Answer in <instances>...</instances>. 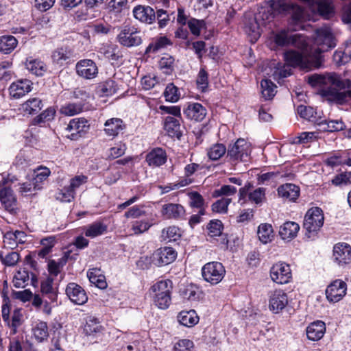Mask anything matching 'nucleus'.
Returning <instances> with one entry per match:
<instances>
[{"label": "nucleus", "instance_id": "f257e3e1", "mask_svg": "<svg viewBox=\"0 0 351 351\" xmlns=\"http://www.w3.org/2000/svg\"><path fill=\"white\" fill-rule=\"evenodd\" d=\"M304 45V47H299L302 49L301 53L289 50L284 53L287 64L302 69L319 67L322 64V53L335 46L331 29L326 26L316 29L313 46L309 47L306 40Z\"/></svg>", "mask_w": 351, "mask_h": 351}, {"label": "nucleus", "instance_id": "f03ea898", "mask_svg": "<svg viewBox=\"0 0 351 351\" xmlns=\"http://www.w3.org/2000/svg\"><path fill=\"white\" fill-rule=\"evenodd\" d=\"M308 83L312 86H326L322 89L323 95L338 104H343L351 99V80H343L335 73L311 75L308 77Z\"/></svg>", "mask_w": 351, "mask_h": 351}, {"label": "nucleus", "instance_id": "7ed1b4c3", "mask_svg": "<svg viewBox=\"0 0 351 351\" xmlns=\"http://www.w3.org/2000/svg\"><path fill=\"white\" fill-rule=\"evenodd\" d=\"M274 13L290 16V23L295 25H300L305 19L304 10L302 7L284 1H274L269 8H262L255 16L264 22L270 21L274 19Z\"/></svg>", "mask_w": 351, "mask_h": 351}, {"label": "nucleus", "instance_id": "20e7f679", "mask_svg": "<svg viewBox=\"0 0 351 351\" xmlns=\"http://www.w3.org/2000/svg\"><path fill=\"white\" fill-rule=\"evenodd\" d=\"M250 152L249 144L243 138L238 139L230 145L227 150L226 158L232 165L239 162L246 161Z\"/></svg>", "mask_w": 351, "mask_h": 351}, {"label": "nucleus", "instance_id": "39448f33", "mask_svg": "<svg viewBox=\"0 0 351 351\" xmlns=\"http://www.w3.org/2000/svg\"><path fill=\"white\" fill-rule=\"evenodd\" d=\"M226 270L221 263L210 262L202 269V275L204 280L211 285H217L222 280Z\"/></svg>", "mask_w": 351, "mask_h": 351}, {"label": "nucleus", "instance_id": "423d86ee", "mask_svg": "<svg viewBox=\"0 0 351 351\" xmlns=\"http://www.w3.org/2000/svg\"><path fill=\"white\" fill-rule=\"evenodd\" d=\"M117 39L121 45L126 47L138 46L142 43L141 32L134 26H124Z\"/></svg>", "mask_w": 351, "mask_h": 351}, {"label": "nucleus", "instance_id": "0eeeda50", "mask_svg": "<svg viewBox=\"0 0 351 351\" xmlns=\"http://www.w3.org/2000/svg\"><path fill=\"white\" fill-rule=\"evenodd\" d=\"M324 219L322 210L318 207H314L307 211L303 226L308 233L315 232L323 226Z\"/></svg>", "mask_w": 351, "mask_h": 351}, {"label": "nucleus", "instance_id": "6e6552de", "mask_svg": "<svg viewBox=\"0 0 351 351\" xmlns=\"http://www.w3.org/2000/svg\"><path fill=\"white\" fill-rule=\"evenodd\" d=\"M271 280L278 284H287L292 278L290 266L285 263H278L270 269Z\"/></svg>", "mask_w": 351, "mask_h": 351}, {"label": "nucleus", "instance_id": "1a4fd4ad", "mask_svg": "<svg viewBox=\"0 0 351 351\" xmlns=\"http://www.w3.org/2000/svg\"><path fill=\"white\" fill-rule=\"evenodd\" d=\"M347 285L339 279L332 282L326 288V295L330 302L340 301L346 294Z\"/></svg>", "mask_w": 351, "mask_h": 351}, {"label": "nucleus", "instance_id": "9d476101", "mask_svg": "<svg viewBox=\"0 0 351 351\" xmlns=\"http://www.w3.org/2000/svg\"><path fill=\"white\" fill-rule=\"evenodd\" d=\"M176 256L177 253L172 247H160L153 253L152 261L155 265L161 267L171 263Z\"/></svg>", "mask_w": 351, "mask_h": 351}, {"label": "nucleus", "instance_id": "9b49d317", "mask_svg": "<svg viewBox=\"0 0 351 351\" xmlns=\"http://www.w3.org/2000/svg\"><path fill=\"white\" fill-rule=\"evenodd\" d=\"M305 38L300 34H293L287 31H281L275 36V42L279 46L294 45L296 47H302L305 45Z\"/></svg>", "mask_w": 351, "mask_h": 351}, {"label": "nucleus", "instance_id": "f8f14e48", "mask_svg": "<svg viewBox=\"0 0 351 351\" xmlns=\"http://www.w3.org/2000/svg\"><path fill=\"white\" fill-rule=\"evenodd\" d=\"M333 260L340 267L351 263V246L346 243H339L333 247Z\"/></svg>", "mask_w": 351, "mask_h": 351}, {"label": "nucleus", "instance_id": "ddd939ff", "mask_svg": "<svg viewBox=\"0 0 351 351\" xmlns=\"http://www.w3.org/2000/svg\"><path fill=\"white\" fill-rule=\"evenodd\" d=\"M77 75L86 80L95 78L98 74L96 63L90 59H83L78 61L75 65Z\"/></svg>", "mask_w": 351, "mask_h": 351}, {"label": "nucleus", "instance_id": "4468645a", "mask_svg": "<svg viewBox=\"0 0 351 351\" xmlns=\"http://www.w3.org/2000/svg\"><path fill=\"white\" fill-rule=\"evenodd\" d=\"M269 297V308L274 313L282 311L288 304L287 293L281 289L271 291Z\"/></svg>", "mask_w": 351, "mask_h": 351}, {"label": "nucleus", "instance_id": "2eb2a0df", "mask_svg": "<svg viewBox=\"0 0 351 351\" xmlns=\"http://www.w3.org/2000/svg\"><path fill=\"white\" fill-rule=\"evenodd\" d=\"M87 121L84 119H73L70 121L66 128L68 132L67 137L72 140H77L82 134H85L88 130Z\"/></svg>", "mask_w": 351, "mask_h": 351}, {"label": "nucleus", "instance_id": "dca6fc26", "mask_svg": "<svg viewBox=\"0 0 351 351\" xmlns=\"http://www.w3.org/2000/svg\"><path fill=\"white\" fill-rule=\"evenodd\" d=\"M66 293L72 302L82 305L88 300V296L84 289L76 283H69L66 288Z\"/></svg>", "mask_w": 351, "mask_h": 351}, {"label": "nucleus", "instance_id": "f3484780", "mask_svg": "<svg viewBox=\"0 0 351 351\" xmlns=\"http://www.w3.org/2000/svg\"><path fill=\"white\" fill-rule=\"evenodd\" d=\"M32 85L33 83L27 79L17 80L9 87L10 95L14 99L22 97L32 90Z\"/></svg>", "mask_w": 351, "mask_h": 351}, {"label": "nucleus", "instance_id": "a211bd4d", "mask_svg": "<svg viewBox=\"0 0 351 351\" xmlns=\"http://www.w3.org/2000/svg\"><path fill=\"white\" fill-rule=\"evenodd\" d=\"M134 18L141 22L152 24L156 20L154 10L149 5H138L133 9Z\"/></svg>", "mask_w": 351, "mask_h": 351}, {"label": "nucleus", "instance_id": "6ab92c4d", "mask_svg": "<svg viewBox=\"0 0 351 351\" xmlns=\"http://www.w3.org/2000/svg\"><path fill=\"white\" fill-rule=\"evenodd\" d=\"M306 335L309 340L318 341L326 332V325L322 321H315L311 323L306 329Z\"/></svg>", "mask_w": 351, "mask_h": 351}, {"label": "nucleus", "instance_id": "aec40b11", "mask_svg": "<svg viewBox=\"0 0 351 351\" xmlns=\"http://www.w3.org/2000/svg\"><path fill=\"white\" fill-rule=\"evenodd\" d=\"M145 160L151 167H160L166 162L167 154L162 148H154L146 155Z\"/></svg>", "mask_w": 351, "mask_h": 351}, {"label": "nucleus", "instance_id": "412c9836", "mask_svg": "<svg viewBox=\"0 0 351 351\" xmlns=\"http://www.w3.org/2000/svg\"><path fill=\"white\" fill-rule=\"evenodd\" d=\"M161 214L167 219H180L185 214L184 208L179 204L169 203L162 206Z\"/></svg>", "mask_w": 351, "mask_h": 351}, {"label": "nucleus", "instance_id": "4be33fe9", "mask_svg": "<svg viewBox=\"0 0 351 351\" xmlns=\"http://www.w3.org/2000/svg\"><path fill=\"white\" fill-rule=\"evenodd\" d=\"M184 114L189 119L201 121L206 117V110L202 104L193 103L184 110Z\"/></svg>", "mask_w": 351, "mask_h": 351}, {"label": "nucleus", "instance_id": "5701e85b", "mask_svg": "<svg viewBox=\"0 0 351 351\" xmlns=\"http://www.w3.org/2000/svg\"><path fill=\"white\" fill-rule=\"evenodd\" d=\"M258 21V18L254 16L246 19L245 21V32L252 43H255L261 36L260 25Z\"/></svg>", "mask_w": 351, "mask_h": 351}, {"label": "nucleus", "instance_id": "b1692460", "mask_svg": "<svg viewBox=\"0 0 351 351\" xmlns=\"http://www.w3.org/2000/svg\"><path fill=\"white\" fill-rule=\"evenodd\" d=\"M0 201L8 211L12 212L15 209L16 199L10 187L5 186L0 189Z\"/></svg>", "mask_w": 351, "mask_h": 351}, {"label": "nucleus", "instance_id": "393cba45", "mask_svg": "<svg viewBox=\"0 0 351 351\" xmlns=\"http://www.w3.org/2000/svg\"><path fill=\"white\" fill-rule=\"evenodd\" d=\"M164 128L168 135L172 138L180 139L182 135V130L178 119L168 116L165 118Z\"/></svg>", "mask_w": 351, "mask_h": 351}, {"label": "nucleus", "instance_id": "a878e982", "mask_svg": "<svg viewBox=\"0 0 351 351\" xmlns=\"http://www.w3.org/2000/svg\"><path fill=\"white\" fill-rule=\"evenodd\" d=\"M26 234L23 231L7 232L3 237V243L9 248L14 249L19 243L25 242Z\"/></svg>", "mask_w": 351, "mask_h": 351}, {"label": "nucleus", "instance_id": "bb28decb", "mask_svg": "<svg viewBox=\"0 0 351 351\" xmlns=\"http://www.w3.org/2000/svg\"><path fill=\"white\" fill-rule=\"evenodd\" d=\"M278 193L285 199L295 201L299 196L300 189L296 185L287 183L278 187Z\"/></svg>", "mask_w": 351, "mask_h": 351}, {"label": "nucleus", "instance_id": "cd10ccee", "mask_svg": "<svg viewBox=\"0 0 351 351\" xmlns=\"http://www.w3.org/2000/svg\"><path fill=\"white\" fill-rule=\"evenodd\" d=\"M299 225L293 221H287L280 227L279 234L283 240L292 239L297 236Z\"/></svg>", "mask_w": 351, "mask_h": 351}, {"label": "nucleus", "instance_id": "c85d7f7f", "mask_svg": "<svg viewBox=\"0 0 351 351\" xmlns=\"http://www.w3.org/2000/svg\"><path fill=\"white\" fill-rule=\"evenodd\" d=\"M43 107V101L38 97L30 98L21 104L20 110L27 114L38 113Z\"/></svg>", "mask_w": 351, "mask_h": 351}, {"label": "nucleus", "instance_id": "c756f323", "mask_svg": "<svg viewBox=\"0 0 351 351\" xmlns=\"http://www.w3.org/2000/svg\"><path fill=\"white\" fill-rule=\"evenodd\" d=\"M189 198V206L191 208L199 209L200 215L206 214V203L202 195L197 191H191L188 193Z\"/></svg>", "mask_w": 351, "mask_h": 351}, {"label": "nucleus", "instance_id": "7c9ffc66", "mask_svg": "<svg viewBox=\"0 0 351 351\" xmlns=\"http://www.w3.org/2000/svg\"><path fill=\"white\" fill-rule=\"evenodd\" d=\"M18 40L12 35L0 36V52L9 54L17 47Z\"/></svg>", "mask_w": 351, "mask_h": 351}, {"label": "nucleus", "instance_id": "2f4dec72", "mask_svg": "<svg viewBox=\"0 0 351 351\" xmlns=\"http://www.w3.org/2000/svg\"><path fill=\"white\" fill-rule=\"evenodd\" d=\"M123 121L118 118H112L105 123V132L108 136H117L123 129Z\"/></svg>", "mask_w": 351, "mask_h": 351}, {"label": "nucleus", "instance_id": "473e14b6", "mask_svg": "<svg viewBox=\"0 0 351 351\" xmlns=\"http://www.w3.org/2000/svg\"><path fill=\"white\" fill-rule=\"evenodd\" d=\"M128 0H111L107 5L108 14L110 18L112 16L119 17L122 11L127 8Z\"/></svg>", "mask_w": 351, "mask_h": 351}, {"label": "nucleus", "instance_id": "72a5a7b5", "mask_svg": "<svg viewBox=\"0 0 351 351\" xmlns=\"http://www.w3.org/2000/svg\"><path fill=\"white\" fill-rule=\"evenodd\" d=\"M33 335L38 342H43L49 337L48 326L46 322L40 321L32 328Z\"/></svg>", "mask_w": 351, "mask_h": 351}, {"label": "nucleus", "instance_id": "f704fd0d", "mask_svg": "<svg viewBox=\"0 0 351 351\" xmlns=\"http://www.w3.org/2000/svg\"><path fill=\"white\" fill-rule=\"evenodd\" d=\"M178 318L182 325L187 327L194 326L199 321V317L195 311H182L179 313Z\"/></svg>", "mask_w": 351, "mask_h": 351}, {"label": "nucleus", "instance_id": "c9c22d12", "mask_svg": "<svg viewBox=\"0 0 351 351\" xmlns=\"http://www.w3.org/2000/svg\"><path fill=\"white\" fill-rule=\"evenodd\" d=\"M25 66L27 69L37 76L43 75L46 70L45 64L42 61L32 58L27 59Z\"/></svg>", "mask_w": 351, "mask_h": 351}, {"label": "nucleus", "instance_id": "e433bc0d", "mask_svg": "<svg viewBox=\"0 0 351 351\" xmlns=\"http://www.w3.org/2000/svg\"><path fill=\"white\" fill-rule=\"evenodd\" d=\"M99 271L93 268L88 271L87 276L90 282L94 284L97 287L104 289L107 287V282L104 275L99 274Z\"/></svg>", "mask_w": 351, "mask_h": 351}, {"label": "nucleus", "instance_id": "4c0bfd02", "mask_svg": "<svg viewBox=\"0 0 351 351\" xmlns=\"http://www.w3.org/2000/svg\"><path fill=\"white\" fill-rule=\"evenodd\" d=\"M102 330L99 322L97 318L93 316H88L86 319L84 330L86 335H93L100 332Z\"/></svg>", "mask_w": 351, "mask_h": 351}, {"label": "nucleus", "instance_id": "58836bf2", "mask_svg": "<svg viewBox=\"0 0 351 351\" xmlns=\"http://www.w3.org/2000/svg\"><path fill=\"white\" fill-rule=\"evenodd\" d=\"M171 45V42L167 37L161 36L157 38L151 43H149L148 47L146 48L145 54H148L149 53H156L161 49H163L167 45Z\"/></svg>", "mask_w": 351, "mask_h": 351}, {"label": "nucleus", "instance_id": "ea45409f", "mask_svg": "<svg viewBox=\"0 0 351 351\" xmlns=\"http://www.w3.org/2000/svg\"><path fill=\"white\" fill-rule=\"evenodd\" d=\"M321 130L327 132H337L343 130L346 125L341 120H324L319 123Z\"/></svg>", "mask_w": 351, "mask_h": 351}, {"label": "nucleus", "instance_id": "a19ab883", "mask_svg": "<svg viewBox=\"0 0 351 351\" xmlns=\"http://www.w3.org/2000/svg\"><path fill=\"white\" fill-rule=\"evenodd\" d=\"M107 230V226L101 222H95L86 227L85 235L94 238L101 235Z\"/></svg>", "mask_w": 351, "mask_h": 351}, {"label": "nucleus", "instance_id": "79ce46f5", "mask_svg": "<svg viewBox=\"0 0 351 351\" xmlns=\"http://www.w3.org/2000/svg\"><path fill=\"white\" fill-rule=\"evenodd\" d=\"M154 295L171 294L172 282L169 280H160L154 284L152 288Z\"/></svg>", "mask_w": 351, "mask_h": 351}, {"label": "nucleus", "instance_id": "37998d69", "mask_svg": "<svg viewBox=\"0 0 351 351\" xmlns=\"http://www.w3.org/2000/svg\"><path fill=\"white\" fill-rule=\"evenodd\" d=\"M261 93L265 99H271L276 95L277 86L267 79L263 80L261 82Z\"/></svg>", "mask_w": 351, "mask_h": 351}, {"label": "nucleus", "instance_id": "c03bdc74", "mask_svg": "<svg viewBox=\"0 0 351 351\" xmlns=\"http://www.w3.org/2000/svg\"><path fill=\"white\" fill-rule=\"evenodd\" d=\"M258 236L263 243L271 241L273 237V228L270 224L262 223L258 228Z\"/></svg>", "mask_w": 351, "mask_h": 351}, {"label": "nucleus", "instance_id": "a18cd8bd", "mask_svg": "<svg viewBox=\"0 0 351 351\" xmlns=\"http://www.w3.org/2000/svg\"><path fill=\"white\" fill-rule=\"evenodd\" d=\"M52 285L53 279L48 278L41 282L40 289L42 293L47 295L51 302H53L57 300V293L56 291L53 289Z\"/></svg>", "mask_w": 351, "mask_h": 351}, {"label": "nucleus", "instance_id": "49530a36", "mask_svg": "<svg viewBox=\"0 0 351 351\" xmlns=\"http://www.w3.org/2000/svg\"><path fill=\"white\" fill-rule=\"evenodd\" d=\"M55 114L56 110L52 107H49L39 115L35 117L32 120V124L36 125L50 121L54 119Z\"/></svg>", "mask_w": 351, "mask_h": 351}, {"label": "nucleus", "instance_id": "de8ad7c7", "mask_svg": "<svg viewBox=\"0 0 351 351\" xmlns=\"http://www.w3.org/2000/svg\"><path fill=\"white\" fill-rule=\"evenodd\" d=\"M29 281V272L26 269L19 270L14 276L13 283L16 288H23Z\"/></svg>", "mask_w": 351, "mask_h": 351}, {"label": "nucleus", "instance_id": "09e8293b", "mask_svg": "<svg viewBox=\"0 0 351 351\" xmlns=\"http://www.w3.org/2000/svg\"><path fill=\"white\" fill-rule=\"evenodd\" d=\"M266 189L263 187L257 188L251 191L249 193V201L256 205H261L266 201Z\"/></svg>", "mask_w": 351, "mask_h": 351}, {"label": "nucleus", "instance_id": "8fccbe9b", "mask_svg": "<svg viewBox=\"0 0 351 351\" xmlns=\"http://www.w3.org/2000/svg\"><path fill=\"white\" fill-rule=\"evenodd\" d=\"M83 106L82 103H69L61 107L60 112L66 116H73L82 111Z\"/></svg>", "mask_w": 351, "mask_h": 351}, {"label": "nucleus", "instance_id": "3c124183", "mask_svg": "<svg viewBox=\"0 0 351 351\" xmlns=\"http://www.w3.org/2000/svg\"><path fill=\"white\" fill-rule=\"evenodd\" d=\"M197 88L202 93L207 90L208 87V73L204 68H201L196 79Z\"/></svg>", "mask_w": 351, "mask_h": 351}, {"label": "nucleus", "instance_id": "603ef678", "mask_svg": "<svg viewBox=\"0 0 351 351\" xmlns=\"http://www.w3.org/2000/svg\"><path fill=\"white\" fill-rule=\"evenodd\" d=\"M73 16L77 21H88L95 17L92 10L86 5L76 10Z\"/></svg>", "mask_w": 351, "mask_h": 351}, {"label": "nucleus", "instance_id": "864d4df0", "mask_svg": "<svg viewBox=\"0 0 351 351\" xmlns=\"http://www.w3.org/2000/svg\"><path fill=\"white\" fill-rule=\"evenodd\" d=\"M226 147L221 143H217L210 147L208 156L212 160H217L222 157L226 152Z\"/></svg>", "mask_w": 351, "mask_h": 351}, {"label": "nucleus", "instance_id": "5fc2aeb1", "mask_svg": "<svg viewBox=\"0 0 351 351\" xmlns=\"http://www.w3.org/2000/svg\"><path fill=\"white\" fill-rule=\"evenodd\" d=\"M72 52L68 48H58L57 49L52 55L53 61L58 64H62L64 61L67 60L71 58Z\"/></svg>", "mask_w": 351, "mask_h": 351}, {"label": "nucleus", "instance_id": "6e6d98bb", "mask_svg": "<svg viewBox=\"0 0 351 351\" xmlns=\"http://www.w3.org/2000/svg\"><path fill=\"white\" fill-rule=\"evenodd\" d=\"M187 24L191 32L196 36H199L202 29L206 27L204 20H198L194 18L189 19Z\"/></svg>", "mask_w": 351, "mask_h": 351}, {"label": "nucleus", "instance_id": "4d7b16f0", "mask_svg": "<svg viewBox=\"0 0 351 351\" xmlns=\"http://www.w3.org/2000/svg\"><path fill=\"white\" fill-rule=\"evenodd\" d=\"M180 230L175 226H170L166 229H163L161 234V237L163 240L168 241H176L180 238Z\"/></svg>", "mask_w": 351, "mask_h": 351}, {"label": "nucleus", "instance_id": "13d9d810", "mask_svg": "<svg viewBox=\"0 0 351 351\" xmlns=\"http://www.w3.org/2000/svg\"><path fill=\"white\" fill-rule=\"evenodd\" d=\"M166 101L176 102L179 99L178 88L173 84H169L164 92Z\"/></svg>", "mask_w": 351, "mask_h": 351}, {"label": "nucleus", "instance_id": "bf43d9fd", "mask_svg": "<svg viewBox=\"0 0 351 351\" xmlns=\"http://www.w3.org/2000/svg\"><path fill=\"white\" fill-rule=\"evenodd\" d=\"M19 258L20 255L16 252H11L5 256H3L2 252H0V260L6 266H14L19 261Z\"/></svg>", "mask_w": 351, "mask_h": 351}, {"label": "nucleus", "instance_id": "052dcab7", "mask_svg": "<svg viewBox=\"0 0 351 351\" xmlns=\"http://www.w3.org/2000/svg\"><path fill=\"white\" fill-rule=\"evenodd\" d=\"M42 189L40 184H36L32 180L30 182L23 183L20 186V193L23 195L32 194L33 192Z\"/></svg>", "mask_w": 351, "mask_h": 351}, {"label": "nucleus", "instance_id": "680f3d73", "mask_svg": "<svg viewBox=\"0 0 351 351\" xmlns=\"http://www.w3.org/2000/svg\"><path fill=\"white\" fill-rule=\"evenodd\" d=\"M50 173L49 169L40 167L34 171L35 177L33 180L36 184H40L42 186V182L49 177Z\"/></svg>", "mask_w": 351, "mask_h": 351}, {"label": "nucleus", "instance_id": "e2e57ef3", "mask_svg": "<svg viewBox=\"0 0 351 351\" xmlns=\"http://www.w3.org/2000/svg\"><path fill=\"white\" fill-rule=\"evenodd\" d=\"M207 228L208 230V234L210 237L219 236L221 234L223 224L219 220H211L208 224Z\"/></svg>", "mask_w": 351, "mask_h": 351}, {"label": "nucleus", "instance_id": "0e129e2a", "mask_svg": "<svg viewBox=\"0 0 351 351\" xmlns=\"http://www.w3.org/2000/svg\"><path fill=\"white\" fill-rule=\"evenodd\" d=\"M23 317L21 309L16 308L13 311L12 322L8 326L12 328L14 334L16 332L17 328L23 324Z\"/></svg>", "mask_w": 351, "mask_h": 351}, {"label": "nucleus", "instance_id": "69168bd1", "mask_svg": "<svg viewBox=\"0 0 351 351\" xmlns=\"http://www.w3.org/2000/svg\"><path fill=\"white\" fill-rule=\"evenodd\" d=\"M231 202L230 198H221L212 205V210L216 213H225L228 210V206Z\"/></svg>", "mask_w": 351, "mask_h": 351}, {"label": "nucleus", "instance_id": "338daca9", "mask_svg": "<svg viewBox=\"0 0 351 351\" xmlns=\"http://www.w3.org/2000/svg\"><path fill=\"white\" fill-rule=\"evenodd\" d=\"M155 304L161 309L169 307L171 303V294L154 295Z\"/></svg>", "mask_w": 351, "mask_h": 351}, {"label": "nucleus", "instance_id": "774afa93", "mask_svg": "<svg viewBox=\"0 0 351 351\" xmlns=\"http://www.w3.org/2000/svg\"><path fill=\"white\" fill-rule=\"evenodd\" d=\"M104 55L106 58L111 61L112 64L117 62L119 59L122 58L121 51L117 49V47H114L106 49L104 52Z\"/></svg>", "mask_w": 351, "mask_h": 351}]
</instances>
